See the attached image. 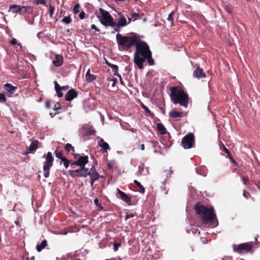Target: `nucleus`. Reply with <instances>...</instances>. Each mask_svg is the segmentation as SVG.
I'll return each instance as SVG.
<instances>
[{
  "instance_id": "33",
  "label": "nucleus",
  "mask_w": 260,
  "mask_h": 260,
  "mask_svg": "<svg viewBox=\"0 0 260 260\" xmlns=\"http://www.w3.org/2000/svg\"><path fill=\"white\" fill-rule=\"evenodd\" d=\"M61 162L63 163V166L66 168V169H67L69 165H70V161L67 159V158H63L62 160H61Z\"/></svg>"
},
{
  "instance_id": "5",
  "label": "nucleus",
  "mask_w": 260,
  "mask_h": 260,
  "mask_svg": "<svg viewBox=\"0 0 260 260\" xmlns=\"http://www.w3.org/2000/svg\"><path fill=\"white\" fill-rule=\"evenodd\" d=\"M99 11L101 14V16L99 17L100 22L105 26L115 27L116 22L113 20V18L110 13L102 8H100Z\"/></svg>"
},
{
  "instance_id": "45",
  "label": "nucleus",
  "mask_w": 260,
  "mask_h": 260,
  "mask_svg": "<svg viewBox=\"0 0 260 260\" xmlns=\"http://www.w3.org/2000/svg\"><path fill=\"white\" fill-rule=\"evenodd\" d=\"M243 196L246 199H248L249 197H251L250 193L248 192H247V191H246L245 190H243Z\"/></svg>"
},
{
  "instance_id": "47",
  "label": "nucleus",
  "mask_w": 260,
  "mask_h": 260,
  "mask_svg": "<svg viewBox=\"0 0 260 260\" xmlns=\"http://www.w3.org/2000/svg\"><path fill=\"white\" fill-rule=\"evenodd\" d=\"M75 165L78 166V162L77 160L75 161H70V166L72 168H74V166Z\"/></svg>"
},
{
  "instance_id": "8",
  "label": "nucleus",
  "mask_w": 260,
  "mask_h": 260,
  "mask_svg": "<svg viewBox=\"0 0 260 260\" xmlns=\"http://www.w3.org/2000/svg\"><path fill=\"white\" fill-rule=\"evenodd\" d=\"M195 137L192 133H189L185 135L182 139L181 146L184 149H190L193 147L194 144Z\"/></svg>"
},
{
  "instance_id": "24",
  "label": "nucleus",
  "mask_w": 260,
  "mask_h": 260,
  "mask_svg": "<svg viewBox=\"0 0 260 260\" xmlns=\"http://www.w3.org/2000/svg\"><path fill=\"white\" fill-rule=\"evenodd\" d=\"M64 149L66 151L71 152L72 154L74 155L76 158H77V156L79 155V154H74V152L75 151V148L71 144H66L64 147Z\"/></svg>"
},
{
  "instance_id": "16",
  "label": "nucleus",
  "mask_w": 260,
  "mask_h": 260,
  "mask_svg": "<svg viewBox=\"0 0 260 260\" xmlns=\"http://www.w3.org/2000/svg\"><path fill=\"white\" fill-rule=\"evenodd\" d=\"M78 166L80 167H85V165L88 162V156H80L77 159Z\"/></svg>"
},
{
  "instance_id": "62",
  "label": "nucleus",
  "mask_w": 260,
  "mask_h": 260,
  "mask_svg": "<svg viewBox=\"0 0 260 260\" xmlns=\"http://www.w3.org/2000/svg\"><path fill=\"white\" fill-rule=\"evenodd\" d=\"M15 224H16V225H17L20 226L19 222V221H15Z\"/></svg>"
},
{
  "instance_id": "58",
  "label": "nucleus",
  "mask_w": 260,
  "mask_h": 260,
  "mask_svg": "<svg viewBox=\"0 0 260 260\" xmlns=\"http://www.w3.org/2000/svg\"><path fill=\"white\" fill-rule=\"evenodd\" d=\"M254 184L256 185L257 188L260 190V183H257L256 181L254 182Z\"/></svg>"
},
{
  "instance_id": "50",
  "label": "nucleus",
  "mask_w": 260,
  "mask_h": 260,
  "mask_svg": "<svg viewBox=\"0 0 260 260\" xmlns=\"http://www.w3.org/2000/svg\"><path fill=\"white\" fill-rule=\"evenodd\" d=\"M51 107V101L48 100L45 102V107L47 109H50Z\"/></svg>"
},
{
  "instance_id": "57",
  "label": "nucleus",
  "mask_w": 260,
  "mask_h": 260,
  "mask_svg": "<svg viewBox=\"0 0 260 260\" xmlns=\"http://www.w3.org/2000/svg\"><path fill=\"white\" fill-rule=\"evenodd\" d=\"M198 232V229L196 228V229H193L192 230V233L194 234H196L197 233V232Z\"/></svg>"
},
{
  "instance_id": "39",
  "label": "nucleus",
  "mask_w": 260,
  "mask_h": 260,
  "mask_svg": "<svg viewBox=\"0 0 260 260\" xmlns=\"http://www.w3.org/2000/svg\"><path fill=\"white\" fill-rule=\"evenodd\" d=\"M139 169H140V170H139V171H140V173L141 175H146L148 173V171H147V168H146V169H145H145H144V168H143L142 169V170H141V167H140V168H139Z\"/></svg>"
},
{
  "instance_id": "10",
  "label": "nucleus",
  "mask_w": 260,
  "mask_h": 260,
  "mask_svg": "<svg viewBox=\"0 0 260 260\" xmlns=\"http://www.w3.org/2000/svg\"><path fill=\"white\" fill-rule=\"evenodd\" d=\"M30 9V6H23L17 5H13L10 6L9 11H11L13 13H18L19 14H24L28 9Z\"/></svg>"
},
{
  "instance_id": "4",
  "label": "nucleus",
  "mask_w": 260,
  "mask_h": 260,
  "mask_svg": "<svg viewBox=\"0 0 260 260\" xmlns=\"http://www.w3.org/2000/svg\"><path fill=\"white\" fill-rule=\"evenodd\" d=\"M117 44L123 50L128 51L134 46H135L139 41L140 36L136 33L132 32L129 36H123L118 33L116 36Z\"/></svg>"
},
{
  "instance_id": "27",
  "label": "nucleus",
  "mask_w": 260,
  "mask_h": 260,
  "mask_svg": "<svg viewBox=\"0 0 260 260\" xmlns=\"http://www.w3.org/2000/svg\"><path fill=\"white\" fill-rule=\"evenodd\" d=\"M134 183L136 186V188L137 189L138 191L140 192L141 193H144L145 192V189L142 185L137 180H135L134 181Z\"/></svg>"
},
{
  "instance_id": "20",
  "label": "nucleus",
  "mask_w": 260,
  "mask_h": 260,
  "mask_svg": "<svg viewBox=\"0 0 260 260\" xmlns=\"http://www.w3.org/2000/svg\"><path fill=\"white\" fill-rule=\"evenodd\" d=\"M53 64L56 67H59L63 63V57L60 55H56L53 60Z\"/></svg>"
},
{
  "instance_id": "3",
  "label": "nucleus",
  "mask_w": 260,
  "mask_h": 260,
  "mask_svg": "<svg viewBox=\"0 0 260 260\" xmlns=\"http://www.w3.org/2000/svg\"><path fill=\"white\" fill-rule=\"evenodd\" d=\"M194 208L196 214L203 223L214 222L215 220L217 221L213 208H207L199 202L195 205Z\"/></svg>"
},
{
  "instance_id": "31",
  "label": "nucleus",
  "mask_w": 260,
  "mask_h": 260,
  "mask_svg": "<svg viewBox=\"0 0 260 260\" xmlns=\"http://www.w3.org/2000/svg\"><path fill=\"white\" fill-rule=\"evenodd\" d=\"M54 154H55V156L60 159L61 160H62L63 158H65V157H64L63 156V153L61 151H59L58 149H56L54 151Z\"/></svg>"
},
{
  "instance_id": "51",
  "label": "nucleus",
  "mask_w": 260,
  "mask_h": 260,
  "mask_svg": "<svg viewBox=\"0 0 260 260\" xmlns=\"http://www.w3.org/2000/svg\"><path fill=\"white\" fill-rule=\"evenodd\" d=\"M85 13L83 11H82L79 14V17L81 19H83L85 18Z\"/></svg>"
},
{
  "instance_id": "44",
  "label": "nucleus",
  "mask_w": 260,
  "mask_h": 260,
  "mask_svg": "<svg viewBox=\"0 0 260 260\" xmlns=\"http://www.w3.org/2000/svg\"><path fill=\"white\" fill-rule=\"evenodd\" d=\"M140 15L138 13H136L135 12H132L131 14V17L134 18V21L136 20L138 17H139Z\"/></svg>"
},
{
  "instance_id": "59",
  "label": "nucleus",
  "mask_w": 260,
  "mask_h": 260,
  "mask_svg": "<svg viewBox=\"0 0 260 260\" xmlns=\"http://www.w3.org/2000/svg\"><path fill=\"white\" fill-rule=\"evenodd\" d=\"M133 216L132 214H128V215H126V219H128L129 218H131V217H133Z\"/></svg>"
},
{
  "instance_id": "18",
  "label": "nucleus",
  "mask_w": 260,
  "mask_h": 260,
  "mask_svg": "<svg viewBox=\"0 0 260 260\" xmlns=\"http://www.w3.org/2000/svg\"><path fill=\"white\" fill-rule=\"evenodd\" d=\"M4 87L10 95L13 94L17 88L16 86H14L10 83H6L4 84Z\"/></svg>"
},
{
  "instance_id": "6",
  "label": "nucleus",
  "mask_w": 260,
  "mask_h": 260,
  "mask_svg": "<svg viewBox=\"0 0 260 260\" xmlns=\"http://www.w3.org/2000/svg\"><path fill=\"white\" fill-rule=\"evenodd\" d=\"M253 244L249 242L241 243L240 244H234L233 245V251L235 252L241 254L251 252Z\"/></svg>"
},
{
  "instance_id": "64",
  "label": "nucleus",
  "mask_w": 260,
  "mask_h": 260,
  "mask_svg": "<svg viewBox=\"0 0 260 260\" xmlns=\"http://www.w3.org/2000/svg\"><path fill=\"white\" fill-rule=\"evenodd\" d=\"M118 27H117V28H114V31H119V29L118 28Z\"/></svg>"
},
{
  "instance_id": "42",
  "label": "nucleus",
  "mask_w": 260,
  "mask_h": 260,
  "mask_svg": "<svg viewBox=\"0 0 260 260\" xmlns=\"http://www.w3.org/2000/svg\"><path fill=\"white\" fill-rule=\"evenodd\" d=\"M243 183L247 185L249 183V179L247 177H242Z\"/></svg>"
},
{
  "instance_id": "17",
  "label": "nucleus",
  "mask_w": 260,
  "mask_h": 260,
  "mask_svg": "<svg viewBox=\"0 0 260 260\" xmlns=\"http://www.w3.org/2000/svg\"><path fill=\"white\" fill-rule=\"evenodd\" d=\"M193 76L198 78H205L206 74L204 73L203 69L199 67L193 72Z\"/></svg>"
},
{
  "instance_id": "48",
  "label": "nucleus",
  "mask_w": 260,
  "mask_h": 260,
  "mask_svg": "<svg viewBox=\"0 0 260 260\" xmlns=\"http://www.w3.org/2000/svg\"><path fill=\"white\" fill-rule=\"evenodd\" d=\"M221 149L224 151V152L226 153L228 155H230L229 150L224 146L223 144H222V147H221Z\"/></svg>"
},
{
  "instance_id": "13",
  "label": "nucleus",
  "mask_w": 260,
  "mask_h": 260,
  "mask_svg": "<svg viewBox=\"0 0 260 260\" xmlns=\"http://www.w3.org/2000/svg\"><path fill=\"white\" fill-rule=\"evenodd\" d=\"M81 133L83 136H89L95 135V131L91 126L85 125L82 127Z\"/></svg>"
},
{
  "instance_id": "55",
  "label": "nucleus",
  "mask_w": 260,
  "mask_h": 260,
  "mask_svg": "<svg viewBox=\"0 0 260 260\" xmlns=\"http://www.w3.org/2000/svg\"><path fill=\"white\" fill-rule=\"evenodd\" d=\"M91 28L93 29H94L96 31H100L99 28L94 24H92L91 26Z\"/></svg>"
},
{
  "instance_id": "15",
  "label": "nucleus",
  "mask_w": 260,
  "mask_h": 260,
  "mask_svg": "<svg viewBox=\"0 0 260 260\" xmlns=\"http://www.w3.org/2000/svg\"><path fill=\"white\" fill-rule=\"evenodd\" d=\"M87 173L90 178L99 179L100 178L103 177V176L100 175V174L97 172L94 166H92V167L89 170L88 169Z\"/></svg>"
},
{
  "instance_id": "25",
  "label": "nucleus",
  "mask_w": 260,
  "mask_h": 260,
  "mask_svg": "<svg viewBox=\"0 0 260 260\" xmlns=\"http://www.w3.org/2000/svg\"><path fill=\"white\" fill-rule=\"evenodd\" d=\"M39 142L38 140H34L33 141L29 147V151L28 153H31L34 151H35L38 148V144Z\"/></svg>"
},
{
  "instance_id": "61",
  "label": "nucleus",
  "mask_w": 260,
  "mask_h": 260,
  "mask_svg": "<svg viewBox=\"0 0 260 260\" xmlns=\"http://www.w3.org/2000/svg\"><path fill=\"white\" fill-rule=\"evenodd\" d=\"M230 160L231 161L234 163L235 165H237L236 164V161H235V160L234 159V158L233 157L231 158H230Z\"/></svg>"
},
{
  "instance_id": "54",
  "label": "nucleus",
  "mask_w": 260,
  "mask_h": 260,
  "mask_svg": "<svg viewBox=\"0 0 260 260\" xmlns=\"http://www.w3.org/2000/svg\"><path fill=\"white\" fill-rule=\"evenodd\" d=\"M10 44L11 45H15L16 44H17V40L15 39V38H13L10 42Z\"/></svg>"
},
{
  "instance_id": "22",
  "label": "nucleus",
  "mask_w": 260,
  "mask_h": 260,
  "mask_svg": "<svg viewBox=\"0 0 260 260\" xmlns=\"http://www.w3.org/2000/svg\"><path fill=\"white\" fill-rule=\"evenodd\" d=\"M127 25L126 20L125 18L121 16L118 19V22L116 23V26L117 27H123Z\"/></svg>"
},
{
  "instance_id": "23",
  "label": "nucleus",
  "mask_w": 260,
  "mask_h": 260,
  "mask_svg": "<svg viewBox=\"0 0 260 260\" xmlns=\"http://www.w3.org/2000/svg\"><path fill=\"white\" fill-rule=\"evenodd\" d=\"M157 130L161 135H165L167 133V129L165 126L161 123H157L156 124Z\"/></svg>"
},
{
  "instance_id": "9",
  "label": "nucleus",
  "mask_w": 260,
  "mask_h": 260,
  "mask_svg": "<svg viewBox=\"0 0 260 260\" xmlns=\"http://www.w3.org/2000/svg\"><path fill=\"white\" fill-rule=\"evenodd\" d=\"M88 168H87L80 167L76 170H69L68 173L69 175L73 178L76 177H86L88 175Z\"/></svg>"
},
{
  "instance_id": "11",
  "label": "nucleus",
  "mask_w": 260,
  "mask_h": 260,
  "mask_svg": "<svg viewBox=\"0 0 260 260\" xmlns=\"http://www.w3.org/2000/svg\"><path fill=\"white\" fill-rule=\"evenodd\" d=\"M54 88L55 91L57 93V96L58 98H61L63 96V94L62 92V91H67L70 88L69 85H65L63 86H60L57 81H54Z\"/></svg>"
},
{
  "instance_id": "1",
  "label": "nucleus",
  "mask_w": 260,
  "mask_h": 260,
  "mask_svg": "<svg viewBox=\"0 0 260 260\" xmlns=\"http://www.w3.org/2000/svg\"><path fill=\"white\" fill-rule=\"evenodd\" d=\"M134 62L138 68L142 70L144 68V58H146L151 52L149 46L145 41L139 39L135 45Z\"/></svg>"
},
{
  "instance_id": "14",
  "label": "nucleus",
  "mask_w": 260,
  "mask_h": 260,
  "mask_svg": "<svg viewBox=\"0 0 260 260\" xmlns=\"http://www.w3.org/2000/svg\"><path fill=\"white\" fill-rule=\"evenodd\" d=\"M78 92L74 89L69 90L65 94V100L67 101L70 102L78 96Z\"/></svg>"
},
{
  "instance_id": "36",
  "label": "nucleus",
  "mask_w": 260,
  "mask_h": 260,
  "mask_svg": "<svg viewBox=\"0 0 260 260\" xmlns=\"http://www.w3.org/2000/svg\"><path fill=\"white\" fill-rule=\"evenodd\" d=\"M115 161H113V160H111V161H109L108 163H107V167L109 169H110V170H112L113 169L114 166H115Z\"/></svg>"
},
{
  "instance_id": "35",
  "label": "nucleus",
  "mask_w": 260,
  "mask_h": 260,
  "mask_svg": "<svg viewBox=\"0 0 260 260\" xmlns=\"http://www.w3.org/2000/svg\"><path fill=\"white\" fill-rule=\"evenodd\" d=\"M80 7V6L79 4H76L74 6L73 10V13L74 14L78 13L80 12V11H79Z\"/></svg>"
},
{
  "instance_id": "32",
  "label": "nucleus",
  "mask_w": 260,
  "mask_h": 260,
  "mask_svg": "<svg viewBox=\"0 0 260 260\" xmlns=\"http://www.w3.org/2000/svg\"><path fill=\"white\" fill-rule=\"evenodd\" d=\"M174 15V12L173 11H172L171 12V13L169 15L168 18H167V20L171 22L172 26L174 25V18H173Z\"/></svg>"
},
{
  "instance_id": "52",
  "label": "nucleus",
  "mask_w": 260,
  "mask_h": 260,
  "mask_svg": "<svg viewBox=\"0 0 260 260\" xmlns=\"http://www.w3.org/2000/svg\"><path fill=\"white\" fill-rule=\"evenodd\" d=\"M36 3L37 5H39V4L45 5L46 3V2L44 0H37Z\"/></svg>"
},
{
  "instance_id": "19",
  "label": "nucleus",
  "mask_w": 260,
  "mask_h": 260,
  "mask_svg": "<svg viewBox=\"0 0 260 260\" xmlns=\"http://www.w3.org/2000/svg\"><path fill=\"white\" fill-rule=\"evenodd\" d=\"M169 116L173 119L181 118L183 116V113L182 112L178 111L176 109H173L169 112Z\"/></svg>"
},
{
  "instance_id": "30",
  "label": "nucleus",
  "mask_w": 260,
  "mask_h": 260,
  "mask_svg": "<svg viewBox=\"0 0 260 260\" xmlns=\"http://www.w3.org/2000/svg\"><path fill=\"white\" fill-rule=\"evenodd\" d=\"M145 60H147V62L149 66H153L154 64V60L152 57V52H151L146 58H144V62Z\"/></svg>"
},
{
  "instance_id": "46",
  "label": "nucleus",
  "mask_w": 260,
  "mask_h": 260,
  "mask_svg": "<svg viewBox=\"0 0 260 260\" xmlns=\"http://www.w3.org/2000/svg\"><path fill=\"white\" fill-rule=\"evenodd\" d=\"M94 203L95 204L96 206L99 207V208H103L102 207L101 205L100 204V203H99V200L98 199V198H95L94 200Z\"/></svg>"
},
{
  "instance_id": "21",
  "label": "nucleus",
  "mask_w": 260,
  "mask_h": 260,
  "mask_svg": "<svg viewBox=\"0 0 260 260\" xmlns=\"http://www.w3.org/2000/svg\"><path fill=\"white\" fill-rule=\"evenodd\" d=\"M99 145L102 147L105 152H107L108 150L110 149L109 144L105 142L103 139H101L98 141Z\"/></svg>"
},
{
  "instance_id": "34",
  "label": "nucleus",
  "mask_w": 260,
  "mask_h": 260,
  "mask_svg": "<svg viewBox=\"0 0 260 260\" xmlns=\"http://www.w3.org/2000/svg\"><path fill=\"white\" fill-rule=\"evenodd\" d=\"M62 22L68 24L71 22L72 19L70 16L64 17L62 20Z\"/></svg>"
},
{
  "instance_id": "12",
  "label": "nucleus",
  "mask_w": 260,
  "mask_h": 260,
  "mask_svg": "<svg viewBox=\"0 0 260 260\" xmlns=\"http://www.w3.org/2000/svg\"><path fill=\"white\" fill-rule=\"evenodd\" d=\"M117 197L120 199L125 203H127L128 205H131V199L125 192L120 190L118 188H117Z\"/></svg>"
},
{
  "instance_id": "28",
  "label": "nucleus",
  "mask_w": 260,
  "mask_h": 260,
  "mask_svg": "<svg viewBox=\"0 0 260 260\" xmlns=\"http://www.w3.org/2000/svg\"><path fill=\"white\" fill-rule=\"evenodd\" d=\"M85 77H86V81L88 82H92V81H94V80H95V79H96V76L95 75L90 74V69H89L87 71V72L86 74V75H85Z\"/></svg>"
},
{
  "instance_id": "7",
  "label": "nucleus",
  "mask_w": 260,
  "mask_h": 260,
  "mask_svg": "<svg viewBox=\"0 0 260 260\" xmlns=\"http://www.w3.org/2000/svg\"><path fill=\"white\" fill-rule=\"evenodd\" d=\"M43 157L46 159L43 165V174L44 177L46 178L49 176L50 169L53 166L54 158L50 152H48L47 155H44Z\"/></svg>"
},
{
  "instance_id": "38",
  "label": "nucleus",
  "mask_w": 260,
  "mask_h": 260,
  "mask_svg": "<svg viewBox=\"0 0 260 260\" xmlns=\"http://www.w3.org/2000/svg\"><path fill=\"white\" fill-rule=\"evenodd\" d=\"M55 8L54 6L50 5L49 6V15L50 17H52L54 12Z\"/></svg>"
},
{
  "instance_id": "26",
  "label": "nucleus",
  "mask_w": 260,
  "mask_h": 260,
  "mask_svg": "<svg viewBox=\"0 0 260 260\" xmlns=\"http://www.w3.org/2000/svg\"><path fill=\"white\" fill-rule=\"evenodd\" d=\"M106 63L109 67L111 68L114 75H117L119 77H121V76L120 75H118V67L117 65L111 63L107 61H106Z\"/></svg>"
},
{
  "instance_id": "43",
  "label": "nucleus",
  "mask_w": 260,
  "mask_h": 260,
  "mask_svg": "<svg viewBox=\"0 0 260 260\" xmlns=\"http://www.w3.org/2000/svg\"><path fill=\"white\" fill-rule=\"evenodd\" d=\"M121 245L120 243H114V250L116 251L118 250L119 247Z\"/></svg>"
},
{
  "instance_id": "63",
  "label": "nucleus",
  "mask_w": 260,
  "mask_h": 260,
  "mask_svg": "<svg viewBox=\"0 0 260 260\" xmlns=\"http://www.w3.org/2000/svg\"><path fill=\"white\" fill-rule=\"evenodd\" d=\"M128 23H129L131 22V21H132V18H129V17H128Z\"/></svg>"
},
{
  "instance_id": "41",
  "label": "nucleus",
  "mask_w": 260,
  "mask_h": 260,
  "mask_svg": "<svg viewBox=\"0 0 260 260\" xmlns=\"http://www.w3.org/2000/svg\"><path fill=\"white\" fill-rule=\"evenodd\" d=\"M6 100L7 99L5 94L3 93H0V102L5 103L6 102Z\"/></svg>"
},
{
  "instance_id": "53",
  "label": "nucleus",
  "mask_w": 260,
  "mask_h": 260,
  "mask_svg": "<svg viewBox=\"0 0 260 260\" xmlns=\"http://www.w3.org/2000/svg\"><path fill=\"white\" fill-rule=\"evenodd\" d=\"M90 186L91 187L93 186V184H94V182L98 180V179H96V178H90Z\"/></svg>"
},
{
  "instance_id": "49",
  "label": "nucleus",
  "mask_w": 260,
  "mask_h": 260,
  "mask_svg": "<svg viewBox=\"0 0 260 260\" xmlns=\"http://www.w3.org/2000/svg\"><path fill=\"white\" fill-rule=\"evenodd\" d=\"M142 107L143 108V109H144L146 113H148L150 114H151V112L150 111V110L146 106H145L144 104H142Z\"/></svg>"
},
{
  "instance_id": "2",
  "label": "nucleus",
  "mask_w": 260,
  "mask_h": 260,
  "mask_svg": "<svg viewBox=\"0 0 260 260\" xmlns=\"http://www.w3.org/2000/svg\"><path fill=\"white\" fill-rule=\"evenodd\" d=\"M170 98L174 104H179L181 106L187 108L189 103V96L180 85L171 87Z\"/></svg>"
},
{
  "instance_id": "40",
  "label": "nucleus",
  "mask_w": 260,
  "mask_h": 260,
  "mask_svg": "<svg viewBox=\"0 0 260 260\" xmlns=\"http://www.w3.org/2000/svg\"><path fill=\"white\" fill-rule=\"evenodd\" d=\"M223 8L229 13H232V9L229 5H225L223 6Z\"/></svg>"
},
{
  "instance_id": "60",
  "label": "nucleus",
  "mask_w": 260,
  "mask_h": 260,
  "mask_svg": "<svg viewBox=\"0 0 260 260\" xmlns=\"http://www.w3.org/2000/svg\"><path fill=\"white\" fill-rule=\"evenodd\" d=\"M140 147H141V149L142 150H144V149H145V146H144V144H141V146H140Z\"/></svg>"
},
{
  "instance_id": "56",
  "label": "nucleus",
  "mask_w": 260,
  "mask_h": 260,
  "mask_svg": "<svg viewBox=\"0 0 260 260\" xmlns=\"http://www.w3.org/2000/svg\"><path fill=\"white\" fill-rule=\"evenodd\" d=\"M26 260H35V256H31L30 258H25Z\"/></svg>"
},
{
  "instance_id": "37",
  "label": "nucleus",
  "mask_w": 260,
  "mask_h": 260,
  "mask_svg": "<svg viewBox=\"0 0 260 260\" xmlns=\"http://www.w3.org/2000/svg\"><path fill=\"white\" fill-rule=\"evenodd\" d=\"M61 109V106L59 102H56L53 108V110L54 111H57L58 110H60Z\"/></svg>"
},
{
  "instance_id": "29",
  "label": "nucleus",
  "mask_w": 260,
  "mask_h": 260,
  "mask_svg": "<svg viewBox=\"0 0 260 260\" xmlns=\"http://www.w3.org/2000/svg\"><path fill=\"white\" fill-rule=\"evenodd\" d=\"M47 245V241L46 240H43L40 244H38L37 245L36 249L38 252H40L42 251L43 249L45 248V247Z\"/></svg>"
}]
</instances>
